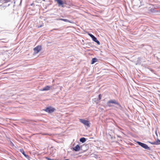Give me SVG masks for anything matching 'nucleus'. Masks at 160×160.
<instances>
[{
    "label": "nucleus",
    "mask_w": 160,
    "mask_h": 160,
    "mask_svg": "<svg viewBox=\"0 0 160 160\" xmlns=\"http://www.w3.org/2000/svg\"><path fill=\"white\" fill-rule=\"evenodd\" d=\"M79 121L80 122L84 124V125H86L88 127H90V123L89 122L86 120L83 119H80Z\"/></svg>",
    "instance_id": "f257e3e1"
},
{
    "label": "nucleus",
    "mask_w": 160,
    "mask_h": 160,
    "mask_svg": "<svg viewBox=\"0 0 160 160\" xmlns=\"http://www.w3.org/2000/svg\"><path fill=\"white\" fill-rule=\"evenodd\" d=\"M114 103L117 105H118L120 107V105L119 104V103L117 102L115 100H111L107 102V104L108 106L109 107L111 106V105H109L110 103Z\"/></svg>",
    "instance_id": "f03ea898"
},
{
    "label": "nucleus",
    "mask_w": 160,
    "mask_h": 160,
    "mask_svg": "<svg viewBox=\"0 0 160 160\" xmlns=\"http://www.w3.org/2000/svg\"><path fill=\"white\" fill-rule=\"evenodd\" d=\"M55 110V109L51 107H49L45 109V111L48 113H51L54 111Z\"/></svg>",
    "instance_id": "7ed1b4c3"
},
{
    "label": "nucleus",
    "mask_w": 160,
    "mask_h": 160,
    "mask_svg": "<svg viewBox=\"0 0 160 160\" xmlns=\"http://www.w3.org/2000/svg\"><path fill=\"white\" fill-rule=\"evenodd\" d=\"M137 143L139 145L141 146L145 149H149V148L148 147V145L145 143H142L139 142H138Z\"/></svg>",
    "instance_id": "20e7f679"
},
{
    "label": "nucleus",
    "mask_w": 160,
    "mask_h": 160,
    "mask_svg": "<svg viewBox=\"0 0 160 160\" xmlns=\"http://www.w3.org/2000/svg\"><path fill=\"white\" fill-rule=\"evenodd\" d=\"M41 49V47L40 46H38L34 48L35 54H37Z\"/></svg>",
    "instance_id": "39448f33"
},
{
    "label": "nucleus",
    "mask_w": 160,
    "mask_h": 160,
    "mask_svg": "<svg viewBox=\"0 0 160 160\" xmlns=\"http://www.w3.org/2000/svg\"><path fill=\"white\" fill-rule=\"evenodd\" d=\"M52 86H47L42 89H41V90L42 91H48L50 89L52 88Z\"/></svg>",
    "instance_id": "423d86ee"
},
{
    "label": "nucleus",
    "mask_w": 160,
    "mask_h": 160,
    "mask_svg": "<svg viewBox=\"0 0 160 160\" xmlns=\"http://www.w3.org/2000/svg\"><path fill=\"white\" fill-rule=\"evenodd\" d=\"M82 146L80 147L78 145H77L75 147L73 148V150L75 151H78L81 149Z\"/></svg>",
    "instance_id": "0eeeda50"
},
{
    "label": "nucleus",
    "mask_w": 160,
    "mask_h": 160,
    "mask_svg": "<svg viewBox=\"0 0 160 160\" xmlns=\"http://www.w3.org/2000/svg\"><path fill=\"white\" fill-rule=\"evenodd\" d=\"M59 6H61L62 7L63 6V3L62 0H56Z\"/></svg>",
    "instance_id": "6e6552de"
},
{
    "label": "nucleus",
    "mask_w": 160,
    "mask_h": 160,
    "mask_svg": "<svg viewBox=\"0 0 160 160\" xmlns=\"http://www.w3.org/2000/svg\"><path fill=\"white\" fill-rule=\"evenodd\" d=\"M92 40L96 42L98 45H100V42L97 39V38L94 36L92 38Z\"/></svg>",
    "instance_id": "1a4fd4ad"
},
{
    "label": "nucleus",
    "mask_w": 160,
    "mask_h": 160,
    "mask_svg": "<svg viewBox=\"0 0 160 160\" xmlns=\"http://www.w3.org/2000/svg\"><path fill=\"white\" fill-rule=\"evenodd\" d=\"M20 152L24 155L26 158H27L29 157L28 156L25 154L24 151L23 149H21L20 150Z\"/></svg>",
    "instance_id": "9d476101"
},
{
    "label": "nucleus",
    "mask_w": 160,
    "mask_h": 160,
    "mask_svg": "<svg viewBox=\"0 0 160 160\" xmlns=\"http://www.w3.org/2000/svg\"><path fill=\"white\" fill-rule=\"evenodd\" d=\"M57 20H60L67 22H70L68 20L63 18H57Z\"/></svg>",
    "instance_id": "9b49d317"
},
{
    "label": "nucleus",
    "mask_w": 160,
    "mask_h": 160,
    "mask_svg": "<svg viewBox=\"0 0 160 160\" xmlns=\"http://www.w3.org/2000/svg\"><path fill=\"white\" fill-rule=\"evenodd\" d=\"M98 61V59L95 58H93L92 60L91 64H94L95 62H97Z\"/></svg>",
    "instance_id": "f8f14e48"
},
{
    "label": "nucleus",
    "mask_w": 160,
    "mask_h": 160,
    "mask_svg": "<svg viewBox=\"0 0 160 160\" xmlns=\"http://www.w3.org/2000/svg\"><path fill=\"white\" fill-rule=\"evenodd\" d=\"M80 141L82 143H84L86 141V139L84 138H82L80 139Z\"/></svg>",
    "instance_id": "ddd939ff"
},
{
    "label": "nucleus",
    "mask_w": 160,
    "mask_h": 160,
    "mask_svg": "<svg viewBox=\"0 0 160 160\" xmlns=\"http://www.w3.org/2000/svg\"><path fill=\"white\" fill-rule=\"evenodd\" d=\"M154 143H155V144H156V145L160 144V140H159L158 139H157L156 142H154Z\"/></svg>",
    "instance_id": "4468645a"
},
{
    "label": "nucleus",
    "mask_w": 160,
    "mask_h": 160,
    "mask_svg": "<svg viewBox=\"0 0 160 160\" xmlns=\"http://www.w3.org/2000/svg\"><path fill=\"white\" fill-rule=\"evenodd\" d=\"M88 34H89V36H90V37L92 38L93 37H94V36L93 35H92V34H91L89 33Z\"/></svg>",
    "instance_id": "2eb2a0df"
},
{
    "label": "nucleus",
    "mask_w": 160,
    "mask_h": 160,
    "mask_svg": "<svg viewBox=\"0 0 160 160\" xmlns=\"http://www.w3.org/2000/svg\"><path fill=\"white\" fill-rule=\"evenodd\" d=\"M101 98V95L99 94L98 96V99L99 100H100Z\"/></svg>",
    "instance_id": "dca6fc26"
},
{
    "label": "nucleus",
    "mask_w": 160,
    "mask_h": 160,
    "mask_svg": "<svg viewBox=\"0 0 160 160\" xmlns=\"http://www.w3.org/2000/svg\"><path fill=\"white\" fill-rule=\"evenodd\" d=\"M46 158L47 160H50V158H48V157H46Z\"/></svg>",
    "instance_id": "f3484780"
},
{
    "label": "nucleus",
    "mask_w": 160,
    "mask_h": 160,
    "mask_svg": "<svg viewBox=\"0 0 160 160\" xmlns=\"http://www.w3.org/2000/svg\"><path fill=\"white\" fill-rule=\"evenodd\" d=\"M155 134H156V135L157 136V130L156 131H155Z\"/></svg>",
    "instance_id": "a211bd4d"
},
{
    "label": "nucleus",
    "mask_w": 160,
    "mask_h": 160,
    "mask_svg": "<svg viewBox=\"0 0 160 160\" xmlns=\"http://www.w3.org/2000/svg\"><path fill=\"white\" fill-rule=\"evenodd\" d=\"M152 144H155V143H154V142H153V143H152Z\"/></svg>",
    "instance_id": "6ab92c4d"
},
{
    "label": "nucleus",
    "mask_w": 160,
    "mask_h": 160,
    "mask_svg": "<svg viewBox=\"0 0 160 160\" xmlns=\"http://www.w3.org/2000/svg\"><path fill=\"white\" fill-rule=\"evenodd\" d=\"M65 160H69V159H65Z\"/></svg>",
    "instance_id": "aec40b11"
},
{
    "label": "nucleus",
    "mask_w": 160,
    "mask_h": 160,
    "mask_svg": "<svg viewBox=\"0 0 160 160\" xmlns=\"http://www.w3.org/2000/svg\"><path fill=\"white\" fill-rule=\"evenodd\" d=\"M49 160H52V159H50Z\"/></svg>",
    "instance_id": "412c9836"
},
{
    "label": "nucleus",
    "mask_w": 160,
    "mask_h": 160,
    "mask_svg": "<svg viewBox=\"0 0 160 160\" xmlns=\"http://www.w3.org/2000/svg\"><path fill=\"white\" fill-rule=\"evenodd\" d=\"M52 160H54V159H52Z\"/></svg>",
    "instance_id": "4be33fe9"
}]
</instances>
